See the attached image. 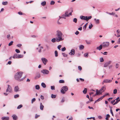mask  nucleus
<instances>
[{
  "label": "nucleus",
  "mask_w": 120,
  "mask_h": 120,
  "mask_svg": "<svg viewBox=\"0 0 120 120\" xmlns=\"http://www.w3.org/2000/svg\"><path fill=\"white\" fill-rule=\"evenodd\" d=\"M46 2L45 1H44L42 2L41 3V5L43 6H44L46 4Z\"/></svg>",
  "instance_id": "7c9ffc66"
},
{
  "label": "nucleus",
  "mask_w": 120,
  "mask_h": 120,
  "mask_svg": "<svg viewBox=\"0 0 120 120\" xmlns=\"http://www.w3.org/2000/svg\"><path fill=\"white\" fill-rule=\"evenodd\" d=\"M55 57H57L58 56L57 51L56 50L55 52Z\"/></svg>",
  "instance_id": "e433bc0d"
},
{
  "label": "nucleus",
  "mask_w": 120,
  "mask_h": 120,
  "mask_svg": "<svg viewBox=\"0 0 120 120\" xmlns=\"http://www.w3.org/2000/svg\"><path fill=\"white\" fill-rule=\"evenodd\" d=\"M41 86L44 88H45L46 87V84L44 82H42L41 83Z\"/></svg>",
  "instance_id": "cd10ccee"
},
{
  "label": "nucleus",
  "mask_w": 120,
  "mask_h": 120,
  "mask_svg": "<svg viewBox=\"0 0 120 120\" xmlns=\"http://www.w3.org/2000/svg\"><path fill=\"white\" fill-rule=\"evenodd\" d=\"M117 43L118 44H120V38H119L118 39V40L117 41Z\"/></svg>",
  "instance_id": "774afa93"
},
{
  "label": "nucleus",
  "mask_w": 120,
  "mask_h": 120,
  "mask_svg": "<svg viewBox=\"0 0 120 120\" xmlns=\"http://www.w3.org/2000/svg\"><path fill=\"white\" fill-rule=\"evenodd\" d=\"M109 95V93H107L106 94H105L104 95H103V97H105V96Z\"/></svg>",
  "instance_id": "052dcab7"
},
{
  "label": "nucleus",
  "mask_w": 120,
  "mask_h": 120,
  "mask_svg": "<svg viewBox=\"0 0 120 120\" xmlns=\"http://www.w3.org/2000/svg\"><path fill=\"white\" fill-rule=\"evenodd\" d=\"M77 19L76 18H74L73 19V22L75 23H76Z\"/></svg>",
  "instance_id": "79ce46f5"
},
{
  "label": "nucleus",
  "mask_w": 120,
  "mask_h": 120,
  "mask_svg": "<svg viewBox=\"0 0 120 120\" xmlns=\"http://www.w3.org/2000/svg\"><path fill=\"white\" fill-rule=\"evenodd\" d=\"M78 68L79 70L80 71H81V70L82 68L80 66H79L78 67Z\"/></svg>",
  "instance_id": "0e129e2a"
},
{
  "label": "nucleus",
  "mask_w": 120,
  "mask_h": 120,
  "mask_svg": "<svg viewBox=\"0 0 120 120\" xmlns=\"http://www.w3.org/2000/svg\"><path fill=\"white\" fill-rule=\"evenodd\" d=\"M101 100H100V99L99 98L95 101V103H96L97 102L99 101H100Z\"/></svg>",
  "instance_id": "e2e57ef3"
},
{
  "label": "nucleus",
  "mask_w": 120,
  "mask_h": 120,
  "mask_svg": "<svg viewBox=\"0 0 120 120\" xmlns=\"http://www.w3.org/2000/svg\"><path fill=\"white\" fill-rule=\"evenodd\" d=\"M87 89L86 88H85L84 89V90L83 91V92L84 94H85L87 92Z\"/></svg>",
  "instance_id": "58836bf2"
},
{
  "label": "nucleus",
  "mask_w": 120,
  "mask_h": 120,
  "mask_svg": "<svg viewBox=\"0 0 120 120\" xmlns=\"http://www.w3.org/2000/svg\"><path fill=\"white\" fill-rule=\"evenodd\" d=\"M101 90H102V92H104L105 90V86H102L101 88Z\"/></svg>",
  "instance_id": "bb28decb"
},
{
  "label": "nucleus",
  "mask_w": 120,
  "mask_h": 120,
  "mask_svg": "<svg viewBox=\"0 0 120 120\" xmlns=\"http://www.w3.org/2000/svg\"><path fill=\"white\" fill-rule=\"evenodd\" d=\"M12 57L14 59H18V54H15Z\"/></svg>",
  "instance_id": "412c9836"
},
{
  "label": "nucleus",
  "mask_w": 120,
  "mask_h": 120,
  "mask_svg": "<svg viewBox=\"0 0 120 120\" xmlns=\"http://www.w3.org/2000/svg\"><path fill=\"white\" fill-rule=\"evenodd\" d=\"M22 107V105H19L17 107V109H19Z\"/></svg>",
  "instance_id": "a19ab883"
},
{
  "label": "nucleus",
  "mask_w": 120,
  "mask_h": 120,
  "mask_svg": "<svg viewBox=\"0 0 120 120\" xmlns=\"http://www.w3.org/2000/svg\"><path fill=\"white\" fill-rule=\"evenodd\" d=\"M56 36L57 42H60L64 40V35L60 31L58 30L56 31Z\"/></svg>",
  "instance_id": "f257e3e1"
},
{
  "label": "nucleus",
  "mask_w": 120,
  "mask_h": 120,
  "mask_svg": "<svg viewBox=\"0 0 120 120\" xmlns=\"http://www.w3.org/2000/svg\"><path fill=\"white\" fill-rule=\"evenodd\" d=\"M23 74L22 72L20 71L17 72L15 75V79L19 81H23L25 78L26 76L21 79H20L21 78Z\"/></svg>",
  "instance_id": "f03ea898"
},
{
  "label": "nucleus",
  "mask_w": 120,
  "mask_h": 120,
  "mask_svg": "<svg viewBox=\"0 0 120 120\" xmlns=\"http://www.w3.org/2000/svg\"><path fill=\"white\" fill-rule=\"evenodd\" d=\"M22 45L21 44H17L16 46L18 47H20Z\"/></svg>",
  "instance_id": "13d9d810"
},
{
  "label": "nucleus",
  "mask_w": 120,
  "mask_h": 120,
  "mask_svg": "<svg viewBox=\"0 0 120 120\" xmlns=\"http://www.w3.org/2000/svg\"><path fill=\"white\" fill-rule=\"evenodd\" d=\"M8 87L6 90V92H11V91L12 90L11 87L9 85H8Z\"/></svg>",
  "instance_id": "423d86ee"
},
{
  "label": "nucleus",
  "mask_w": 120,
  "mask_h": 120,
  "mask_svg": "<svg viewBox=\"0 0 120 120\" xmlns=\"http://www.w3.org/2000/svg\"><path fill=\"white\" fill-rule=\"evenodd\" d=\"M44 108V106L42 104V103H40V109L41 110H43V109Z\"/></svg>",
  "instance_id": "a211bd4d"
},
{
  "label": "nucleus",
  "mask_w": 120,
  "mask_h": 120,
  "mask_svg": "<svg viewBox=\"0 0 120 120\" xmlns=\"http://www.w3.org/2000/svg\"><path fill=\"white\" fill-rule=\"evenodd\" d=\"M93 26V25L91 23L90 25L89 26V28L91 29Z\"/></svg>",
  "instance_id": "6e6d98bb"
},
{
  "label": "nucleus",
  "mask_w": 120,
  "mask_h": 120,
  "mask_svg": "<svg viewBox=\"0 0 120 120\" xmlns=\"http://www.w3.org/2000/svg\"><path fill=\"white\" fill-rule=\"evenodd\" d=\"M119 66V65L117 63L116 64V65H115V67H116V68H118Z\"/></svg>",
  "instance_id": "bf43d9fd"
},
{
  "label": "nucleus",
  "mask_w": 120,
  "mask_h": 120,
  "mask_svg": "<svg viewBox=\"0 0 120 120\" xmlns=\"http://www.w3.org/2000/svg\"><path fill=\"white\" fill-rule=\"evenodd\" d=\"M40 74H38L35 77V79H37L39 78L40 77Z\"/></svg>",
  "instance_id": "b1692460"
},
{
  "label": "nucleus",
  "mask_w": 120,
  "mask_h": 120,
  "mask_svg": "<svg viewBox=\"0 0 120 120\" xmlns=\"http://www.w3.org/2000/svg\"><path fill=\"white\" fill-rule=\"evenodd\" d=\"M66 17V16H65V14L63 15H62L61 16H59V17L60 18H59V20L61 18H63L65 19L66 18L65 17Z\"/></svg>",
  "instance_id": "4be33fe9"
},
{
  "label": "nucleus",
  "mask_w": 120,
  "mask_h": 120,
  "mask_svg": "<svg viewBox=\"0 0 120 120\" xmlns=\"http://www.w3.org/2000/svg\"><path fill=\"white\" fill-rule=\"evenodd\" d=\"M61 47V45H59L57 46L58 49L60 50V48Z\"/></svg>",
  "instance_id": "4d7b16f0"
},
{
  "label": "nucleus",
  "mask_w": 120,
  "mask_h": 120,
  "mask_svg": "<svg viewBox=\"0 0 120 120\" xmlns=\"http://www.w3.org/2000/svg\"><path fill=\"white\" fill-rule=\"evenodd\" d=\"M14 90L15 92H17L20 91L19 88L18 86H15V87Z\"/></svg>",
  "instance_id": "9b49d317"
},
{
  "label": "nucleus",
  "mask_w": 120,
  "mask_h": 120,
  "mask_svg": "<svg viewBox=\"0 0 120 120\" xmlns=\"http://www.w3.org/2000/svg\"><path fill=\"white\" fill-rule=\"evenodd\" d=\"M51 89L52 90H55V86H51Z\"/></svg>",
  "instance_id": "c03bdc74"
},
{
  "label": "nucleus",
  "mask_w": 120,
  "mask_h": 120,
  "mask_svg": "<svg viewBox=\"0 0 120 120\" xmlns=\"http://www.w3.org/2000/svg\"><path fill=\"white\" fill-rule=\"evenodd\" d=\"M62 54L64 56V57H67L68 56V55L64 53H63Z\"/></svg>",
  "instance_id": "8fccbe9b"
},
{
  "label": "nucleus",
  "mask_w": 120,
  "mask_h": 120,
  "mask_svg": "<svg viewBox=\"0 0 120 120\" xmlns=\"http://www.w3.org/2000/svg\"><path fill=\"white\" fill-rule=\"evenodd\" d=\"M86 44L87 45H90L92 42V41L90 40H86L85 41Z\"/></svg>",
  "instance_id": "4468645a"
},
{
  "label": "nucleus",
  "mask_w": 120,
  "mask_h": 120,
  "mask_svg": "<svg viewBox=\"0 0 120 120\" xmlns=\"http://www.w3.org/2000/svg\"><path fill=\"white\" fill-rule=\"evenodd\" d=\"M66 50V48L65 47H64L63 48L61 49V51H65Z\"/></svg>",
  "instance_id": "5fc2aeb1"
},
{
  "label": "nucleus",
  "mask_w": 120,
  "mask_h": 120,
  "mask_svg": "<svg viewBox=\"0 0 120 120\" xmlns=\"http://www.w3.org/2000/svg\"><path fill=\"white\" fill-rule=\"evenodd\" d=\"M109 42H104L102 44V47H107L109 45Z\"/></svg>",
  "instance_id": "39448f33"
},
{
  "label": "nucleus",
  "mask_w": 120,
  "mask_h": 120,
  "mask_svg": "<svg viewBox=\"0 0 120 120\" xmlns=\"http://www.w3.org/2000/svg\"><path fill=\"white\" fill-rule=\"evenodd\" d=\"M56 97V96L55 95L52 94L51 95V97L52 98H55Z\"/></svg>",
  "instance_id": "49530a36"
},
{
  "label": "nucleus",
  "mask_w": 120,
  "mask_h": 120,
  "mask_svg": "<svg viewBox=\"0 0 120 120\" xmlns=\"http://www.w3.org/2000/svg\"><path fill=\"white\" fill-rule=\"evenodd\" d=\"M23 56L22 55L18 54V59L22 58Z\"/></svg>",
  "instance_id": "72a5a7b5"
},
{
  "label": "nucleus",
  "mask_w": 120,
  "mask_h": 120,
  "mask_svg": "<svg viewBox=\"0 0 120 120\" xmlns=\"http://www.w3.org/2000/svg\"><path fill=\"white\" fill-rule=\"evenodd\" d=\"M51 41L53 43H54L56 41V38H53L51 40Z\"/></svg>",
  "instance_id": "a878e982"
},
{
  "label": "nucleus",
  "mask_w": 120,
  "mask_h": 120,
  "mask_svg": "<svg viewBox=\"0 0 120 120\" xmlns=\"http://www.w3.org/2000/svg\"><path fill=\"white\" fill-rule=\"evenodd\" d=\"M112 80H109V79H105L103 81V84L104 83H110L112 82Z\"/></svg>",
  "instance_id": "9d476101"
},
{
  "label": "nucleus",
  "mask_w": 120,
  "mask_h": 120,
  "mask_svg": "<svg viewBox=\"0 0 120 120\" xmlns=\"http://www.w3.org/2000/svg\"><path fill=\"white\" fill-rule=\"evenodd\" d=\"M36 101V99L35 98H34L32 99L31 100V103L33 104L34 102Z\"/></svg>",
  "instance_id": "37998d69"
},
{
  "label": "nucleus",
  "mask_w": 120,
  "mask_h": 120,
  "mask_svg": "<svg viewBox=\"0 0 120 120\" xmlns=\"http://www.w3.org/2000/svg\"><path fill=\"white\" fill-rule=\"evenodd\" d=\"M104 60L102 58H100V61L101 62H103L104 61Z\"/></svg>",
  "instance_id": "69168bd1"
},
{
  "label": "nucleus",
  "mask_w": 120,
  "mask_h": 120,
  "mask_svg": "<svg viewBox=\"0 0 120 120\" xmlns=\"http://www.w3.org/2000/svg\"><path fill=\"white\" fill-rule=\"evenodd\" d=\"M8 2L7 1L3 2H2V4L3 5H6L7 4Z\"/></svg>",
  "instance_id": "473e14b6"
},
{
  "label": "nucleus",
  "mask_w": 120,
  "mask_h": 120,
  "mask_svg": "<svg viewBox=\"0 0 120 120\" xmlns=\"http://www.w3.org/2000/svg\"><path fill=\"white\" fill-rule=\"evenodd\" d=\"M43 49V47L42 46H41L39 47V48H37V49H38V52H41V50Z\"/></svg>",
  "instance_id": "f3484780"
},
{
  "label": "nucleus",
  "mask_w": 120,
  "mask_h": 120,
  "mask_svg": "<svg viewBox=\"0 0 120 120\" xmlns=\"http://www.w3.org/2000/svg\"><path fill=\"white\" fill-rule=\"evenodd\" d=\"M106 13L107 14H109L111 15H114L115 14L113 12H112L111 13H109L108 12H106Z\"/></svg>",
  "instance_id": "ea45409f"
},
{
  "label": "nucleus",
  "mask_w": 120,
  "mask_h": 120,
  "mask_svg": "<svg viewBox=\"0 0 120 120\" xmlns=\"http://www.w3.org/2000/svg\"><path fill=\"white\" fill-rule=\"evenodd\" d=\"M19 97V95L18 94H16L14 95V97L15 98H18Z\"/></svg>",
  "instance_id": "603ef678"
},
{
  "label": "nucleus",
  "mask_w": 120,
  "mask_h": 120,
  "mask_svg": "<svg viewBox=\"0 0 120 120\" xmlns=\"http://www.w3.org/2000/svg\"><path fill=\"white\" fill-rule=\"evenodd\" d=\"M12 116L14 120H16L17 119V117L16 115L13 114L12 115Z\"/></svg>",
  "instance_id": "2eb2a0df"
},
{
  "label": "nucleus",
  "mask_w": 120,
  "mask_h": 120,
  "mask_svg": "<svg viewBox=\"0 0 120 120\" xmlns=\"http://www.w3.org/2000/svg\"><path fill=\"white\" fill-rule=\"evenodd\" d=\"M102 93V92H99L98 90H96V94L97 95H100Z\"/></svg>",
  "instance_id": "393cba45"
},
{
  "label": "nucleus",
  "mask_w": 120,
  "mask_h": 120,
  "mask_svg": "<svg viewBox=\"0 0 120 120\" xmlns=\"http://www.w3.org/2000/svg\"><path fill=\"white\" fill-rule=\"evenodd\" d=\"M80 18L82 19L88 21L89 19L92 18L91 16H87L81 15L80 16Z\"/></svg>",
  "instance_id": "20e7f679"
},
{
  "label": "nucleus",
  "mask_w": 120,
  "mask_h": 120,
  "mask_svg": "<svg viewBox=\"0 0 120 120\" xmlns=\"http://www.w3.org/2000/svg\"><path fill=\"white\" fill-rule=\"evenodd\" d=\"M2 120H8L9 119V117L8 116H4L1 118Z\"/></svg>",
  "instance_id": "ddd939ff"
},
{
  "label": "nucleus",
  "mask_w": 120,
  "mask_h": 120,
  "mask_svg": "<svg viewBox=\"0 0 120 120\" xmlns=\"http://www.w3.org/2000/svg\"><path fill=\"white\" fill-rule=\"evenodd\" d=\"M94 20L95 22H96V23L97 24H99V19H94Z\"/></svg>",
  "instance_id": "c756f323"
},
{
  "label": "nucleus",
  "mask_w": 120,
  "mask_h": 120,
  "mask_svg": "<svg viewBox=\"0 0 120 120\" xmlns=\"http://www.w3.org/2000/svg\"><path fill=\"white\" fill-rule=\"evenodd\" d=\"M75 53V51L74 49H72L71 51L69 53V54L71 55H74Z\"/></svg>",
  "instance_id": "f8f14e48"
},
{
  "label": "nucleus",
  "mask_w": 120,
  "mask_h": 120,
  "mask_svg": "<svg viewBox=\"0 0 120 120\" xmlns=\"http://www.w3.org/2000/svg\"><path fill=\"white\" fill-rule=\"evenodd\" d=\"M39 115H38L37 114H36L35 116V119L37 118L38 117H39Z\"/></svg>",
  "instance_id": "680f3d73"
},
{
  "label": "nucleus",
  "mask_w": 120,
  "mask_h": 120,
  "mask_svg": "<svg viewBox=\"0 0 120 120\" xmlns=\"http://www.w3.org/2000/svg\"><path fill=\"white\" fill-rule=\"evenodd\" d=\"M112 61H108L105 62L104 65V67H107L112 63Z\"/></svg>",
  "instance_id": "1a4fd4ad"
},
{
  "label": "nucleus",
  "mask_w": 120,
  "mask_h": 120,
  "mask_svg": "<svg viewBox=\"0 0 120 120\" xmlns=\"http://www.w3.org/2000/svg\"><path fill=\"white\" fill-rule=\"evenodd\" d=\"M117 93V90L116 89H115L113 90V93L114 94H116Z\"/></svg>",
  "instance_id": "de8ad7c7"
},
{
  "label": "nucleus",
  "mask_w": 120,
  "mask_h": 120,
  "mask_svg": "<svg viewBox=\"0 0 120 120\" xmlns=\"http://www.w3.org/2000/svg\"><path fill=\"white\" fill-rule=\"evenodd\" d=\"M84 105V104L82 103H80V107L81 108H82V107Z\"/></svg>",
  "instance_id": "f704fd0d"
},
{
  "label": "nucleus",
  "mask_w": 120,
  "mask_h": 120,
  "mask_svg": "<svg viewBox=\"0 0 120 120\" xmlns=\"http://www.w3.org/2000/svg\"><path fill=\"white\" fill-rule=\"evenodd\" d=\"M88 53H86L84 55V56L86 57H88Z\"/></svg>",
  "instance_id": "a18cd8bd"
},
{
  "label": "nucleus",
  "mask_w": 120,
  "mask_h": 120,
  "mask_svg": "<svg viewBox=\"0 0 120 120\" xmlns=\"http://www.w3.org/2000/svg\"><path fill=\"white\" fill-rule=\"evenodd\" d=\"M79 48L80 50H82L84 48V46L82 45H79Z\"/></svg>",
  "instance_id": "5701e85b"
},
{
  "label": "nucleus",
  "mask_w": 120,
  "mask_h": 120,
  "mask_svg": "<svg viewBox=\"0 0 120 120\" xmlns=\"http://www.w3.org/2000/svg\"><path fill=\"white\" fill-rule=\"evenodd\" d=\"M68 90V87L66 86H64L62 87L61 89L60 92L61 94H64Z\"/></svg>",
  "instance_id": "7ed1b4c3"
},
{
  "label": "nucleus",
  "mask_w": 120,
  "mask_h": 120,
  "mask_svg": "<svg viewBox=\"0 0 120 120\" xmlns=\"http://www.w3.org/2000/svg\"><path fill=\"white\" fill-rule=\"evenodd\" d=\"M13 41H11L10 42L9 44H8V45L9 46H10L11 45L13 44Z\"/></svg>",
  "instance_id": "09e8293b"
},
{
  "label": "nucleus",
  "mask_w": 120,
  "mask_h": 120,
  "mask_svg": "<svg viewBox=\"0 0 120 120\" xmlns=\"http://www.w3.org/2000/svg\"><path fill=\"white\" fill-rule=\"evenodd\" d=\"M41 72L43 74H47L49 73V71L47 70L43 69L41 71Z\"/></svg>",
  "instance_id": "0eeeda50"
},
{
  "label": "nucleus",
  "mask_w": 120,
  "mask_h": 120,
  "mask_svg": "<svg viewBox=\"0 0 120 120\" xmlns=\"http://www.w3.org/2000/svg\"><path fill=\"white\" fill-rule=\"evenodd\" d=\"M102 45H101L100 46L97 47L96 49L99 50H101L102 48Z\"/></svg>",
  "instance_id": "aec40b11"
},
{
  "label": "nucleus",
  "mask_w": 120,
  "mask_h": 120,
  "mask_svg": "<svg viewBox=\"0 0 120 120\" xmlns=\"http://www.w3.org/2000/svg\"><path fill=\"white\" fill-rule=\"evenodd\" d=\"M41 60L44 64L45 65L48 61L45 58H42L41 59Z\"/></svg>",
  "instance_id": "6e6552de"
},
{
  "label": "nucleus",
  "mask_w": 120,
  "mask_h": 120,
  "mask_svg": "<svg viewBox=\"0 0 120 120\" xmlns=\"http://www.w3.org/2000/svg\"><path fill=\"white\" fill-rule=\"evenodd\" d=\"M119 98V97H118L115 99V100H116V101L114 103V105H116L118 103V101Z\"/></svg>",
  "instance_id": "6ab92c4d"
},
{
  "label": "nucleus",
  "mask_w": 120,
  "mask_h": 120,
  "mask_svg": "<svg viewBox=\"0 0 120 120\" xmlns=\"http://www.w3.org/2000/svg\"><path fill=\"white\" fill-rule=\"evenodd\" d=\"M35 89L37 90H39L40 88V87L38 85H37L35 86Z\"/></svg>",
  "instance_id": "2f4dec72"
},
{
  "label": "nucleus",
  "mask_w": 120,
  "mask_h": 120,
  "mask_svg": "<svg viewBox=\"0 0 120 120\" xmlns=\"http://www.w3.org/2000/svg\"><path fill=\"white\" fill-rule=\"evenodd\" d=\"M116 32L117 33V38H119L120 37V31L119 30H118L116 31Z\"/></svg>",
  "instance_id": "dca6fc26"
},
{
  "label": "nucleus",
  "mask_w": 120,
  "mask_h": 120,
  "mask_svg": "<svg viewBox=\"0 0 120 120\" xmlns=\"http://www.w3.org/2000/svg\"><path fill=\"white\" fill-rule=\"evenodd\" d=\"M68 14H68V11H66L65 13V16H66V17H68L69 16V15Z\"/></svg>",
  "instance_id": "c85d7f7f"
},
{
  "label": "nucleus",
  "mask_w": 120,
  "mask_h": 120,
  "mask_svg": "<svg viewBox=\"0 0 120 120\" xmlns=\"http://www.w3.org/2000/svg\"><path fill=\"white\" fill-rule=\"evenodd\" d=\"M59 82L60 83H63L64 82V81L63 80H60L59 81Z\"/></svg>",
  "instance_id": "4c0bfd02"
},
{
  "label": "nucleus",
  "mask_w": 120,
  "mask_h": 120,
  "mask_svg": "<svg viewBox=\"0 0 120 120\" xmlns=\"http://www.w3.org/2000/svg\"><path fill=\"white\" fill-rule=\"evenodd\" d=\"M55 2L53 1H52L50 2L51 5H53L55 4Z\"/></svg>",
  "instance_id": "864d4df0"
},
{
  "label": "nucleus",
  "mask_w": 120,
  "mask_h": 120,
  "mask_svg": "<svg viewBox=\"0 0 120 120\" xmlns=\"http://www.w3.org/2000/svg\"><path fill=\"white\" fill-rule=\"evenodd\" d=\"M15 52L17 53H20V50L19 49H16L15 50Z\"/></svg>",
  "instance_id": "3c124183"
},
{
  "label": "nucleus",
  "mask_w": 120,
  "mask_h": 120,
  "mask_svg": "<svg viewBox=\"0 0 120 120\" xmlns=\"http://www.w3.org/2000/svg\"><path fill=\"white\" fill-rule=\"evenodd\" d=\"M110 117V115L109 114H107L106 115V117L105 118V119L106 120H108V118Z\"/></svg>",
  "instance_id": "c9c22d12"
},
{
  "label": "nucleus",
  "mask_w": 120,
  "mask_h": 120,
  "mask_svg": "<svg viewBox=\"0 0 120 120\" xmlns=\"http://www.w3.org/2000/svg\"><path fill=\"white\" fill-rule=\"evenodd\" d=\"M86 25H85L83 27V29L84 30H86Z\"/></svg>",
  "instance_id": "338daca9"
}]
</instances>
